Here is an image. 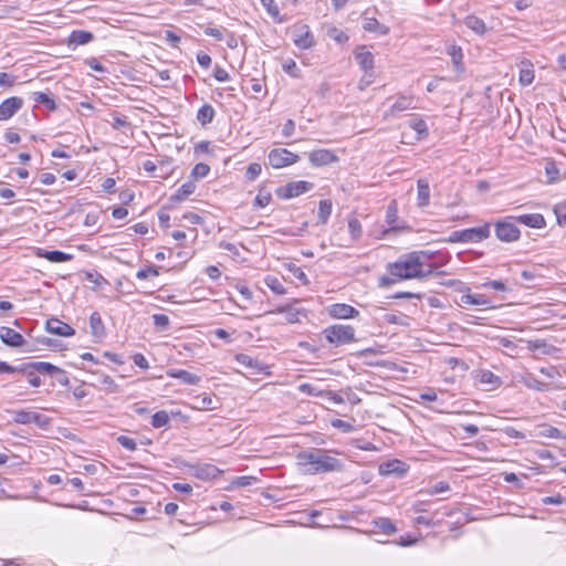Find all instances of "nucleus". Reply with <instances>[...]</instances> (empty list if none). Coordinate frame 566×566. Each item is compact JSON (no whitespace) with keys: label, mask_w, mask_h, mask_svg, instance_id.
<instances>
[{"label":"nucleus","mask_w":566,"mask_h":566,"mask_svg":"<svg viewBox=\"0 0 566 566\" xmlns=\"http://www.w3.org/2000/svg\"><path fill=\"white\" fill-rule=\"evenodd\" d=\"M433 258L430 251H412L389 263L387 270L398 280L424 279L432 274L430 260Z\"/></svg>","instance_id":"f257e3e1"},{"label":"nucleus","mask_w":566,"mask_h":566,"mask_svg":"<svg viewBox=\"0 0 566 566\" xmlns=\"http://www.w3.org/2000/svg\"><path fill=\"white\" fill-rule=\"evenodd\" d=\"M297 459L305 473L308 474L340 471L343 469L340 460L329 455L322 449L301 452Z\"/></svg>","instance_id":"f03ea898"},{"label":"nucleus","mask_w":566,"mask_h":566,"mask_svg":"<svg viewBox=\"0 0 566 566\" xmlns=\"http://www.w3.org/2000/svg\"><path fill=\"white\" fill-rule=\"evenodd\" d=\"M325 339L334 347L353 344L356 342L355 328L350 325L334 324L323 329Z\"/></svg>","instance_id":"7ed1b4c3"},{"label":"nucleus","mask_w":566,"mask_h":566,"mask_svg":"<svg viewBox=\"0 0 566 566\" xmlns=\"http://www.w3.org/2000/svg\"><path fill=\"white\" fill-rule=\"evenodd\" d=\"M514 221V217L511 216L494 223L495 235L500 241L514 242L520 239L521 231Z\"/></svg>","instance_id":"20e7f679"},{"label":"nucleus","mask_w":566,"mask_h":566,"mask_svg":"<svg viewBox=\"0 0 566 566\" xmlns=\"http://www.w3.org/2000/svg\"><path fill=\"white\" fill-rule=\"evenodd\" d=\"M268 158L269 164L276 169L293 165L300 159L298 155L290 151L286 148L271 149Z\"/></svg>","instance_id":"39448f33"},{"label":"nucleus","mask_w":566,"mask_h":566,"mask_svg":"<svg viewBox=\"0 0 566 566\" xmlns=\"http://www.w3.org/2000/svg\"><path fill=\"white\" fill-rule=\"evenodd\" d=\"M313 188V184L304 180L292 181L276 189L277 197L291 199L297 197Z\"/></svg>","instance_id":"423d86ee"},{"label":"nucleus","mask_w":566,"mask_h":566,"mask_svg":"<svg viewBox=\"0 0 566 566\" xmlns=\"http://www.w3.org/2000/svg\"><path fill=\"white\" fill-rule=\"evenodd\" d=\"M409 467L406 462L398 459L389 460L379 465V473L382 476H403Z\"/></svg>","instance_id":"0eeeda50"},{"label":"nucleus","mask_w":566,"mask_h":566,"mask_svg":"<svg viewBox=\"0 0 566 566\" xmlns=\"http://www.w3.org/2000/svg\"><path fill=\"white\" fill-rule=\"evenodd\" d=\"M327 314L335 319H349L359 315V312L352 305L345 303H335L329 305Z\"/></svg>","instance_id":"6e6552de"},{"label":"nucleus","mask_w":566,"mask_h":566,"mask_svg":"<svg viewBox=\"0 0 566 566\" xmlns=\"http://www.w3.org/2000/svg\"><path fill=\"white\" fill-rule=\"evenodd\" d=\"M416 98L413 95L399 94L395 103L385 113V117L396 116L397 113L405 112L408 109H416Z\"/></svg>","instance_id":"1a4fd4ad"},{"label":"nucleus","mask_w":566,"mask_h":566,"mask_svg":"<svg viewBox=\"0 0 566 566\" xmlns=\"http://www.w3.org/2000/svg\"><path fill=\"white\" fill-rule=\"evenodd\" d=\"M23 98L11 96L0 104V120H8L13 117L23 106Z\"/></svg>","instance_id":"9d476101"},{"label":"nucleus","mask_w":566,"mask_h":566,"mask_svg":"<svg viewBox=\"0 0 566 566\" xmlns=\"http://www.w3.org/2000/svg\"><path fill=\"white\" fill-rule=\"evenodd\" d=\"M491 234V223L486 222L483 226L463 229L464 242H481L488 239Z\"/></svg>","instance_id":"9b49d317"},{"label":"nucleus","mask_w":566,"mask_h":566,"mask_svg":"<svg viewBox=\"0 0 566 566\" xmlns=\"http://www.w3.org/2000/svg\"><path fill=\"white\" fill-rule=\"evenodd\" d=\"M0 339L4 345L13 348H19L25 343L24 337L20 333L7 326L0 327Z\"/></svg>","instance_id":"f8f14e48"},{"label":"nucleus","mask_w":566,"mask_h":566,"mask_svg":"<svg viewBox=\"0 0 566 566\" xmlns=\"http://www.w3.org/2000/svg\"><path fill=\"white\" fill-rule=\"evenodd\" d=\"M308 159L313 166L321 167L336 163L338 157L329 149H317L310 153Z\"/></svg>","instance_id":"ddd939ff"},{"label":"nucleus","mask_w":566,"mask_h":566,"mask_svg":"<svg viewBox=\"0 0 566 566\" xmlns=\"http://www.w3.org/2000/svg\"><path fill=\"white\" fill-rule=\"evenodd\" d=\"M46 331L51 334L70 337L75 334V329L59 318H49L45 323Z\"/></svg>","instance_id":"4468645a"},{"label":"nucleus","mask_w":566,"mask_h":566,"mask_svg":"<svg viewBox=\"0 0 566 566\" xmlns=\"http://www.w3.org/2000/svg\"><path fill=\"white\" fill-rule=\"evenodd\" d=\"M515 222L525 224L530 228L542 229L546 226V221L541 213H527L514 217Z\"/></svg>","instance_id":"2eb2a0df"},{"label":"nucleus","mask_w":566,"mask_h":566,"mask_svg":"<svg viewBox=\"0 0 566 566\" xmlns=\"http://www.w3.org/2000/svg\"><path fill=\"white\" fill-rule=\"evenodd\" d=\"M517 381L523 384L525 387L536 391L549 390V385L538 380L533 374L526 373L517 376Z\"/></svg>","instance_id":"dca6fc26"},{"label":"nucleus","mask_w":566,"mask_h":566,"mask_svg":"<svg viewBox=\"0 0 566 566\" xmlns=\"http://www.w3.org/2000/svg\"><path fill=\"white\" fill-rule=\"evenodd\" d=\"M90 328L93 338L96 340H101L106 336V328L98 312L91 314Z\"/></svg>","instance_id":"f3484780"},{"label":"nucleus","mask_w":566,"mask_h":566,"mask_svg":"<svg viewBox=\"0 0 566 566\" xmlns=\"http://www.w3.org/2000/svg\"><path fill=\"white\" fill-rule=\"evenodd\" d=\"M167 376L181 380L186 385H197L201 377L185 369H168Z\"/></svg>","instance_id":"a211bd4d"},{"label":"nucleus","mask_w":566,"mask_h":566,"mask_svg":"<svg viewBox=\"0 0 566 566\" xmlns=\"http://www.w3.org/2000/svg\"><path fill=\"white\" fill-rule=\"evenodd\" d=\"M355 59L359 66L365 71L367 74L368 72L373 71L374 69V55L370 51L366 50L365 46L359 48L355 52Z\"/></svg>","instance_id":"6ab92c4d"},{"label":"nucleus","mask_w":566,"mask_h":566,"mask_svg":"<svg viewBox=\"0 0 566 566\" xmlns=\"http://www.w3.org/2000/svg\"><path fill=\"white\" fill-rule=\"evenodd\" d=\"M363 29L367 32H375L381 35H387L390 29L379 23V21L374 17H367L366 13L363 15Z\"/></svg>","instance_id":"aec40b11"},{"label":"nucleus","mask_w":566,"mask_h":566,"mask_svg":"<svg viewBox=\"0 0 566 566\" xmlns=\"http://www.w3.org/2000/svg\"><path fill=\"white\" fill-rule=\"evenodd\" d=\"M36 255L40 258H44L48 261L53 262V263L67 262V261L72 260V258H73L71 254L65 253L63 251H59V250L48 251V250H43V249H39L36 252Z\"/></svg>","instance_id":"412c9836"},{"label":"nucleus","mask_w":566,"mask_h":566,"mask_svg":"<svg viewBox=\"0 0 566 566\" xmlns=\"http://www.w3.org/2000/svg\"><path fill=\"white\" fill-rule=\"evenodd\" d=\"M417 189H418V193H417L418 206L420 208H424L429 205V201H430V186H429L428 180L422 179V178L418 179L417 180Z\"/></svg>","instance_id":"4be33fe9"},{"label":"nucleus","mask_w":566,"mask_h":566,"mask_svg":"<svg viewBox=\"0 0 566 566\" xmlns=\"http://www.w3.org/2000/svg\"><path fill=\"white\" fill-rule=\"evenodd\" d=\"M527 348L530 350H538L544 355H554L558 350L556 346L548 344L545 339L528 340Z\"/></svg>","instance_id":"5701e85b"},{"label":"nucleus","mask_w":566,"mask_h":566,"mask_svg":"<svg viewBox=\"0 0 566 566\" xmlns=\"http://www.w3.org/2000/svg\"><path fill=\"white\" fill-rule=\"evenodd\" d=\"M97 386L101 390H104L106 394H115L119 391V386L114 381V379L108 375H97Z\"/></svg>","instance_id":"b1692460"},{"label":"nucleus","mask_w":566,"mask_h":566,"mask_svg":"<svg viewBox=\"0 0 566 566\" xmlns=\"http://www.w3.org/2000/svg\"><path fill=\"white\" fill-rule=\"evenodd\" d=\"M196 188L197 186L193 181H187L177 189L176 193L170 197V200L177 202L184 201L196 191Z\"/></svg>","instance_id":"393cba45"},{"label":"nucleus","mask_w":566,"mask_h":566,"mask_svg":"<svg viewBox=\"0 0 566 566\" xmlns=\"http://www.w3.org/2000/svg\"><path fill=\"white\" fill-rule=\"evenodd\" d=\"M462 305H481L490 307L491 301L483 294H463L461 296Z\"/></svg>","instance_id":"a878e982"},{"label":"nucleus","mask_w":566,"mask_h":566,"mask_svg":"<svg viewBox=\"0 0 566 566\" xmlns=\"http://www.w3.org/2000/svg\"><path fill=\"white\" fill-rule=\"evenodd\" d=\"M93 39L94 35L90 31L74 30L69 36V42L70 44L84 45L91 42Z\"/></svg>","instance_id":"bb28decb"},{"label":"nucleus","mask_w":566,"mask_h":566,"mask_svg":"<svg viewBox=\"0 0 566 566\" xmlns=\"http://www.w3.org/2000/svg\"><path fill=\"white\" fill-rule=\"evenodd\" d=\"M464 24L467 28L479 35H483L486 32V25L484 21L473 14L465 17Z\"/></svg>","instance_id":"cd10ccee"},{"label":"nucleus","mask_w":566,"mask_h":566,"mask_svg":"<svg viewBox=\"0 0 566 566\" xmlns=\"http://www.w3.org/2000/svg\"><path fill=\"white\" fill-rule=\"evenodd\" d=\"M31 97L35 103L42 104L49 111H55L57 108V105L50 93L33 92Z\"/></svg>","instance_id":"c85d7f7f"},{"label":"nucleus","mask_w":566,"mask_h":566,"mask_svg":"<svg viewBox=\"0 0 566 566\" xmlns=\"http://www.w3.org/2000/svg\"><path fill=\"white\" fill-rule=\"evenodd\" d=\"M214 116H216L214 108L210 104L202 105L197 112V120L202 126H206V125L212 123Z\"/></svg>","instance_id":"c756f323"},{"label":"nucleus","mask_w":566,"mask_h":566,"mask_svg":"<svg viewBox=\"0 0 566 566\" xmlns=\"http://www.w3.org/2000/svg\"><path fill=\"white\" fill-rule=\"evenodd\" d=\"M271 313H277V314H285L286 315V321L289 323H297L300 319H298V315L301 313V311L296 307H294L293 305L291 304H287V305H283V306H279L276 307L275 310L271 311Z\"/></svg>","instance_id":"7c9ffc66"},{"label":"nucleus","mask_w":566,"mask_h":566,"mask_svg":"<svg viewBox=\"0 0 566 566\" xmlns=\"http://www.w3.org/2000/svg\"><path fill=\"white\" fill-rule=\"evenodd\" d=\"M305 31L297 34L294 39V44L302 50L310 49L314 44V36L307 27H304Z\"/></svg>","instance_id":"2f4dec72"},{"label":"nucleus","mask_w":566,"mask_h":566,"mask_svg":"<svg viewBox=\"0 0 566 566\" xmlns=\"http://www.w3.org/2000/svg\"><path fill=\"white\" fill-rule=\"evenodd\" d=\"M520 84L523 86H528L534 81V70L532 69V64L528 62H522V67L520 70L518 76Z\"/></svg>","instance_id":"473e14b6"},{"label":"nucleus","mask_w":566,"mask_h":566,"mask_svg":"<svg viewBox=\"0 0 566 566\" xmlns=\"http://www.w3.org/2000/svg\"><path fill=\"white\" fill-rule=\"evenodd\" d=\"M479 381L481 384L490 385L491 389L497 388L502 384L501 378L490 370H481Z\"/></svg>","instance_id":"72a5a7b5"},{"label":"nucleus","mask_w":566,"mask_h":566,"mask_svg":"<svg viewBox=\"0 0 566 566\" xmlns=\"http://www.w3.org/2000/svg\"><path fill=\"white\" fill-rule=\"evenodd\" d=\"M448 54L451 56L452 63L455 66L457 71L462 72L464 70L463 64H462V59H463L462 49L457 45H451L448 49Z\"/></svg>","instance_id":"f704fd0d"},{"label":"nucleus","mask_w":566,"mask_h":566,"mask_svg":"<svg viewBox=\"0 0 566 566\" xmlns=\"http://www.w3.org/2000/svg\"><path fill=\"white\" fill-rule=\"evenodd\" d=\"M30 367L35 370L36 373L48 374V375H54L55 373L60 371V368L54 366L51 363L46 361H34L30 363Z\"/></svg>","instance_id":"c9c22d12"},{"label":"nucleus","mask_w":566,"mask_h":566,"mask_svg":"<svg viewBox=\"0 0 566 566\" xmlns=\"http://www.w3.org/2000/svg\"><path fill=\"white\" fill-rule=\"evenodd\" d=\"M192 407L198 410H212L214 409L213 399L209 395L197 396L193 398Z\"/></svg>","instance_id":"e433bc0d"},{"label":"nucleus","mask_w":566,"mask_h":566,"mask_svg":"<svg viewBox=\"0 0 566 566\" xmlns=\"http://www.w3.org/2000/svg\"><path fill=\"white\" fill-rule=\"evenodd\" d=\"M19 369H22V370H18V373H22V374L27 375L28 381L32 387L38 388L42 385L41 378L35 375L36 371L30 367V364H24L22 366H19Z\"/></svg>","instance_id":"4c0bfd02"},{"label":"nucleus","mask_w":566,"mask_h":566,"mask_svg":"<svg viewBox=\"0 0 566 566\" xmlns=\"http://www.w3.org/2000/svg\"><path fill=\"white\" fill-rule=\"evenodd\" d=\"M143 168L145 171L149 172L154 178L166 179L170 175V170L166 169L164 172H156L158 170V166L156 163L151 160H146L143 163Z\"/></svg>","instance_id":"58836bf2"},{"label":"nucleus","mask_w":566,"mask_h":566,"mask_svg":"<svg viewBox=\"0 0 566 566\" xmlns=\"http://www.w3.org/2000/svg\"><path fill=\"white\" fill-rule=\"evenodd\" d=\"M409 127L417 132L419 139L428 135V126L426 122L418 116L410 119Z\"/></svg>","instance_id":"ea45409f"},{"label":"nucleus","mask_w":566,"mask_h":566,"mask_svg":"<svg viewBox=\"0 0 566 566\" xmlns=\"http://www.w3.org/2000/svg\"><path fill=\"white\" fill-rule=\"evenodd\" d=\"M332 213V201L328 199H324L319 201L318 207V220L321 223L325 224Z\"/></svg>","instance_id":"a19ab883"},{"label":"nucleus","mask_w":566,"mask_h":566,"mask_svg":"<svg viewBox=\"0 0 566 566\" xmlns=\"http://www.w3.org/2000/svg\"><path fill=\"white\" fill-rule=\"evenodd\" d=\"M265 285L275 294L283 295L285 293V287L281 283V281L272 275H268L264 279Z\"/></svg>","instance_id":"79ce46f5"},{"label":"nucleus","mask_w":566,"mask_h":566,"mask_svg":"<svg viewBox=\"0 0 566 566\" xmlns=\"http://www.w3.org/2000/svg\"><path fill=\"white\" fill-rule=\"evenodd\" d=\"M169 415L166 410L157 411L151 417V426L154 428L166 427L169 423Z\"/></svg>","instance_id":"37998d69"},{"label":"nucleus","mask_w":566,"mask_h":566,"mask_svg":"<svg viewBox=\"0 0 566 566\" xmlns=\"http://www.w3.org/2000/svg\"><path fill=\"white\" fill-rule=\"evenodd\" d=\"M262 6L266 9V12L274 19L276 22H283V19L280 17V10L274 0H261Z\"/></svg>","instance_id":"c03bdc74"},{"label":"nucleus","mask_w":566,"mask_h":566,"mask_svg":"<svg viewBox=\"0 0 566 566\" xmlns=\"http://www.w3.org/2000/svg\"><path fill=\"white\" fill-rule=\"evenodd\" d=\"M538 434L541 437L553 438V439H559L563 437V433L559 429H557L556 427L549 426V424L539 426Z\"/></svg>","instance_id":"a18cd8bd"},{"label":"nucleus","mask_w":566,"mask_h":566,"mask_svg":"<svg viewBox=\"0 0 566 566\" xmlns=\"http://www.w3.org/2000/svg\"><path fill=\"white\" fill-rule=\"evenodd\" d=\"M375 525L387 535L394 534L397 531L395 524L387 517L378 518L375 521Z\"/></svg>","instance_id":"49530a36"},{"label":"nucleus","mask_w":566,"mask_h":566,"mask_svg":"<svg viewBox=\"0 0 566 566\" xmlns=\"http://www.w3.org/2000/svg\"><path fill=\"white\" fill-rule=\"evenodd\" d=\"M283 71L292 77L298 78L301 76V70L296 62L292 59H287L282 64Z\"/></svg>","instance_id":"de8ad7c7"},{"label":"nucleus","mask_w":566,"mask_h":566,"mask_svg":"<svg viewBox=\"0 0 566 566\" xmlns=\"http://www.w3.org/2000/svg\"><path fill=\"white\" fill-rule=\"evenodd\" d=\"M348 230L353 241H357L361 235V223L357 218H350L348 220Z\"/></svg>","instance_id":"09e8293b"},{"label":"nucleus","mask_w":566,"mask_h":566,"mask_svg":"<svg viewBox=\"0 0 566 566\" xmlns=\"http://www.w3.org/2000/svg\"><path fill=\"white\" fill-rule=\"evenodd\" d=\"M235 360L245 367L252 368V369H260V363L259 360L252 358L251 356L247 354H238L235 356Z\"/></svg>","instance_id":"8fccbe9b"},{"label":"nucleus","mask_w":566,"mask_h":566,"mask_svg":"<svg viewBox=\"0 0 566 566\" xmlns=\"http://www.w3.org/2000/svg\"><path fill=\"white\" fill-rule=\"evenodd\" d=\"M272 199V195L270 191H266L264 188L259 190V193L256 195L254 199V206L258 208H264L266 207Z\"/></svg>","instance_id":"3c124183"},{"label":"nucleus","mask_w":566,"mask_h":566,"mask_svg":"<svg viewBox=\"0 0 566 566\" xmlns=\"http://www.w3.org/2000/svg\"><path fill=\"white\" fill-rule=\"evenodd\" d=\"M32 411L29 410H17L13 412V421L20 424H30L31 423Z\"/></svg>","instance_id":"603ef678"},{"label":"nucleus","mask_w":566,"mask_h":566,"mask_svg":"<svg viewBox=\"0 0 566 566\" xmlns=\"http://www.w3.org/2000/svg\"><path fill=\"white\" fill-rule=\"evenodd\" d=\"M434 258L430 260V263L432 264V273L440 266L446 265L450 261L449 254H443L439 252H433Z\"/></svg>","instance_id":"864d4df0"},{"label":"nucleus","mask_w":566,"mask_h":566,"mask_svg":"<svg viewBox=\"0 0 566 566\" xmlns=\"http://www.w3.org/2000/svg\"><path fill=\"white\" fill-rule=\"evenodd\" d=\"M210 172V167L207 165V164H203V163H199L197 164L192 170H191V176L196 179L198 178H205L208 176V174Z\"/></svg>","instance_id":"5fc2aeb1"},{"label":"nucleus","mask_w":566,"mask_h":566,"mask_svg":"<svg viewBox=\"0 0 566 566\" xmlns=\"http://www.w3.org/2000/svg\"><path fill=\"white\" fill-rule=\"evenodd\" d=\"M159 275V268L156 266H146L144 269H140L136 273V277L138 280H146L149 276H158Z\"/></svg>","instance_id":"6e6d98bb"},{"label":"nucleus","mask_w":566,"mask_h":566,"mask_svg":"<svg viewBox=\"0 0 566 566\" xmlns=\"http://www.w3.org/2000/svg\"><path fill=\"white\" fill-rule=\"evenodd\" d=\"M154 325L159 329H167L170 325L169 317L165 314H154L153 315Z\"/></svg>","instance_id":"4d7b16f0"},{"label":"nucleus","mask_w":566,"mask_h":566,"mask_svg":"<svg viewBox=\"0 0 566 566\" xmlns=\"http://www.w3.org/2000/svg\"><path fill=\"white\" fill-rule=\"evenodd\" d=\"M116 440L123 448L127 449L128 451H135L137 449L136 441L128 436H118Z\"/></svg>","instance_id":"13d9d810"},{"label":"nucleus","mask_w":566,"mask_h":566,"mask_svg":"<svg viewBox=\"0 0 566 566\" xmlns=\"http://www.w3.org/2000/svg\"><path fill=\"white\" fill-rule=\"evenodd\" d=\"M15 83H17V76L6 73V72L0 73V86L1 87L9 88V87H12Z\"/></svg>","instance_id":"bf43d9fd"},{"label":"nucleus","mask_w":566,"mask_h":566,"mask_svg":"<svg viewBox=\"0 0 566 566\" xmlns=\"http://www.w3.org/2000/svg\"><path fill=\"white\" fill-rule=\"evenodd\" d=\"M50 422V419L44 415L32 411L31 423L36 424L40 428H46Z\"/></svg>","instance_id":"052dcab7"},{"label":"nucleus","mask_w":566,"mask_h":566,"mask_svg":"<svg viewBox=\"0 0 566 566\" xmlns=\"http://www.w3.org/2000/svg\"><path fill=\"white\" fill-rule=\"evenodd\" d=\"M50 422V419L44 415L32 411L31 423L36 424L40 428H46Z\"/></svg>","instance_id":"680f3d73"},{"label":"nucleus","mask_w":566,"mask_h":566,"mask_svg":"<svg viewBox=\"0 0 566 566\" xmlns=\"http://www.w3.org/2000/svg\"><path fill=\"white\" fill-rule=\"evenodd\" d=\"M261 171H262L261 165L258 163H252L248 166L245 176L249 180H254L256 177L260 176Z\"/></svg>","instance_id":"e2e57ef3"},{"label":"nucleus","mask_w":566,"mask_h":566,"mask_svg":"<svg viewBox=\"0 0 566 566\" xmlns=\"http://www.w3.org/2000/svg\"><path fill=\"white\" fill-rule=\"evenodd\" d=\"M566 502V499L562 496L560 494L552 495V496H545L543 499L544 504L548 505H560Z\"/></svg>","instance_id":"0e129e2a"},{"label":"nucleus","mask_w":566,"mask_h":566,"mask_svg":"<svg viewBox=\"0 0 566 566\" xmlns=\"http://www.w3.org/2000/svg\"><path fill=\"white\" fill-rule=\"evenodd\" d=\"M133 361L136 366H138L139 368L142 369H148L149 368V364H148V360L146 359V357L140 354V353H137L133 356Z\"/></svg>","instance_id":"69168bd1"},{"label":"nucleus","mask_w":566,"mask_h":566,"mask_svg":"<svg viewBox=\"0 0 566 566\" xmlns=\"http://www.w3.org/2000/svg\"><path fill=\"white\" fill-rule=\"evenodd\" d=\"M295 130V123L293 119H287L282 128V135L286 138L292 137Z\"/></svg>","instance_id":"338daca9"},{"label":"nucleus","mask_w":566,"mask_h":566,"mask_svg":"<svg viewBox=\"0 0 566 566\" xmlns=\"http://www.w3.org/2000/svg\"><path fill=\"white\" fill-rule=\"evenodd\" d=\"M197 62L199 63L200 66L208 69L211 65L212 60L209 54L200 51L197 54Z\"/></svg>","instance_id":"774afa93"}]
</instances>
